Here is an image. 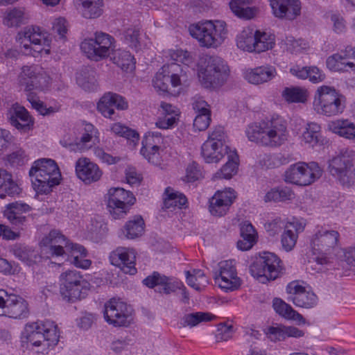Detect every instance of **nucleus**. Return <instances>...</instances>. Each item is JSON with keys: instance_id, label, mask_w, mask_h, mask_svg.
<instances>
[{"instance_id": "obj_41", "label": "nucleus", "mask_w": 355, "mask_h": 355, "mask_svg": "<svg viewBox=\"0 0 355 355\" xmlns=\"http://www.w3.org/2000/svg\"><path fill=\"white\" fill-rule=\"evenodd\" d=\"M252 0H232L230 8L232 12L239 18L251 19L256 15V9L250 7Z\"/></svg>"}, {"instance_id": "obj_18", "label": "nucleus", "mask_w": 355, "mask_h": 355, "mask_svg": "<svg viewBox=\"0 0 355 355\" xmlns=\"http://www.w3.org/2000/svg\"><path fill=\"white\" fill-rule=\"evenodd\" d=\"M214 277L215 284L225 292L237 290L241 284L233 260L220 261L218 269L214 272Z\"/></svg>"}, {"instance_id": "obj_22", "label": "nucleus", "mask_w": 355, "mask_h": 355, "mask_svg": "<svg viewBox=\"0 0 355 355\" xmlns=\"http://www.w3.org/2000/svg\"><path fill=\"white\" fill-rule=\"evenodd\" d=\"M272 15L281 20L293 21L301 15L300 0H269Z\"/></svg>"}, {"instance_id": "obj_16", "label": "nucleus", "mask_w": 355, "mask_h": 355, "mask_svg": "<svg viewBox=\"0 0 355 355\" xmlns=\"http://www.w3.org/2000/svg\"><path fill=\"white\" fill-rule=\"evenodd\" d=\"M49 76L37 66H24L18 76L19 85L28 93L43 90L49 85Z\"/></svg>"}, {"instance_id": "obj_8", "label": "nucleus", "mask_w": 355, "mask_h": 355, "mask_svg": "<svg viewBox=\"0 0 355 355\" xmlns=\"http://www.w3.org/2000/svg\"><path fill=\"white\" fill-rule=\"evenodd\" d=\"M59 282L60 293L67 302H75L85 298L90 288L89 283L76 270H67L62 272Z\"/></svg>"}, {"instance_id": "obj_52", "label": "nucleus", "mask_w": 355, "mask_h": 355, "mask_svg": "<svg viewBox=\"0 0 355 355\" xmlns=\"http://www.w3.org/2000/svg\"><path fill=\"white\" fill-rule=\"evenodd\" d=\"M215 316L209 313L196 312L184 315L181 319V325L183 327H193L201 322L212 320Z\"/></svg>"}, {"instance_id": "obj_1", "label": "nucleus", "mask_w": 355, "mask_h": 355, "mask_svg": "<svg viewBox=\"0 0 355 355\" xmlns=\"http://www.w3.org/2000/svg\"><path fill=\"white\" fill-rule=\"evenodd\" d=\"M245 135L249 141L258 145L276 148L282 146L288 139L286 121L278 115L259 123L250 124Z\"/></svg>"}, {"instance_id": "obj_12", "label": "nucleus", "mask_w": 355, "mask_h": 355, "mask_svg": "<svg viewBox=\"0 0 355 355\" xmlns=\"http://www.w3.org/2000/svg\"><path fill=\"white\" fill-rule=\"evenodd\" d=\"M339 233L335 230H321L318 231L311 239L313 254L316 255L315 261L320 264H327L328 255L331 254L338 242Z\"/></svg>"}, {"instance_id": "obj_27", "label": "nucleus", "mask_w": 355, "mask_h": 355, "mask_svg": "<svg viewBox=\"0 0 355 355\" xmlns=\"http://www.w3.org/2000/svg\"><path fill=\"white\" fill-rule=\"evenodd\" d=\"M6 305L3 315L15 319L26 318L29 313L28 304L22 297L15 294L6 295Z\"/></svg>"}, {"instance_id": "obj_6", "label": "nucleus", "mask_w": 355, "mask_h": 355, "mask_svg": "<svg viewBox=\"0 0 355 355\" xmlns=\"http://www.w3.org/2000/svg\"><path fill=\"white\" fill-rule=\"evenodd\" d=\"M345 101V97L335 87L322 85L315 92L313 107L319 114L334 116L343 112Z\"/></svg>"}, {"instance_id": "obj_35", "label": "nucleus", "mask_w": 355, "mask_h": 355, "mask_svg": "<svg viewBox=\"0 0 355 355\" xmlns=\"http://www.w3.org/2000/svg\"><path fill=\"white\" fill-rule=\"evenodd\" d=\"M227 156V162L213 175L212 180H229L237 173L239 168V156L236 150H230Z\"/></svg>"}, {"instance_id": "obj_7", "label": "nucleus", "mask_w": 355, "mask_h": 355, "mask_svg": "<svg viewBox=\"0 0 355 355\" xmlns=\"http://www.w3.org/2000/svg\"><path fill=\"white\" fill-rule=\"evenodd\" d=\"M228 76V66L221 58L205 55L200 59L198 78L204 87L221 86Z\"/></svg>"}, {"instance_id": "obj_53", "label": "nucleus", "mask_w": 355, "mask_h": 355, "mask_svg": "<svg viewBox=\"0 0 355 355\" xmlns=\"http://www.w3.org/2000/svg\"><path fill=\"white\" fill-rule=\"evenodd\" d=\"M326 65L331 71L339 73L349 71L341 51L329 56L326 60Z\"/></svg>"}, {"instance_id": "obj_58", "label": "nucleus", "mask_w": 355, "mask_h": 355, "mask_svg": "<svg viewBox=\"0 0 355 355\" xmlns=\"http://www.w3.org/2000/svg\"><path fill=\"white\" fill-rule=\"evenodd\" d=\"M285 226L284 221L280 217H276L266 222L264 228L270 236L274 237L278 235L283 229L284 230Z\"/></svg>"}, {"instance_id": "obj_60", "label": "nucleus", "mask_w": 355, "mask_h": 355, "mask_svg": "<svg viewBox=\"0 0 355 355\" xmlns=\"http://www.w3.org/2000/svg\"><path fill=\"white\" fill-rule=\"evenodd\" d=\"M169 55L173 60L184 64V66L182 67L187 71L188 65L191 62V57L188 51L182 49L171 50L169 51Z\"/></svg>"}, {"instance_id": "obj_36", "label": "nucleus", "mask_w": 355, "mask_h": 355, "mask_svg": "<svg viewBox=\"0 0 355 355\" xmlns=\"http://www.w3.org/2000/svg\"><path fill=\"white\" fill-rule=\"evenodd\" d=\"M20 193V188L12 180V175L7 171L0 168V198L6 196H14Z\"/></svg>"}, {"instance_id": "obj_13", "label": "nucleus", "mask_w": 355, "mask_h": 355, "mask_svg": "<svg viewBox=\"0 0 355 355\" xmlns=\"http://www.w3.org/2000/svg\"><path fill=\"white\" fill-rule=\"evenodd\" d=\"M321 175L322 170L317 163L299 162L291 165L286 171L284 180L300 186H307L314 182Z\"/></svg>"}, {"instance_id": "obj_20", "label": "nucleus", "mask_w": 355, "mask_h": 355, "mask_svg": "<svg viewBox=\"0 0 355 355\" xmlns=\"http://www.w3.org/2000/svg\"><path fill=\"white\" fill-rule=\"evenodd\" d=\"M19 40H27L33 46V50L37 53L45 52L50 53V44L51 37L47 32L42 30L38 26L26 27L18 33Z\"/></svg>"}, {"instance_id": "obj_32", "label": "nucleus", "mask_w": 355, "mask_h": 355, "mask_svg": "<svg viewBox=\"0 0 355 355\" xmlns=\"http://www.w3.org/2000/svg\"><path fill=\"white\" fill-rule=\"evenodd\" d=\"M162 142L161 135L156 132H150L144 137L142 140V147L141 154L147 155V150H152V155L148 157L154 165L159 164L161 157L159 154V145Z\"/></svg>"}, {"instance_id": "obj_38", "label": "nucleus", "mask_w": 355, "mask_h": 355, "mask_svg": "<svg viewBox=\"0 0 355 355\" xmlns=\"http://www.w3.org/2000/svg\"><path fill=\"white\" fill-rule=\"evenodd\" d=\"M272 307L277 314L286 319L293 320L299 322H305V320L301 314L295 311L291 305L280 298L276 297L273 300Z\"/></svg>"}, {"instance_id": "obj_64", "label": "nucleus", "mask_w": 355, "mask_h": 355, "mask_svg": "<svg viewBox=\"0 0 355 355\" xmlns=\"http://www.w3.org/2000/svg\"><path fill=\"white\" fill-rule=\"evenodd\" d=\"M216 338L218 341H227L232 337L234 327L232 324H220L217 329Z\"/></svg>"}, {"instance_id": "obj_57", "label": "nucleus", "mask_w": 355, "mask_h": 355, "mask_svg": "<svg viewBox=\"0 0 355 355\" xmlns=\"http://www.w3.org/2000/svg\"><path fill=\"white\" fill-rule=\"evenodd\" d=\"M111 130L116 135L125 137L128 139H131L134 143L139 140V134L137 132L121 125V123H114L112 126Z\"/></svg>"}, {"instance_id": "obj_25", "label": "nucleus", "mask_w": 355, "mask_h": 355, "mask_svg": "<svg viewBox=\"0 0 355 355\" xmlns=\"http://www.w3.org/2000/svg\"><path fill=\"white\" fill-rule=\"evenodd\" d=\"M75 171L77 177L86 184L98 181L103 175L98 166L87 157H80L76 162Z\"/></svg>"}, {"instance_id": "obj_48", "label": "nucleus", "mask_w": 355, "mask_h": 355, "mask_svg": "<svg viewBox=\"0 0 355 355\" xmlns=\"http://www.w3.org/2000/svg\"><path fill=\"white\" fill-rule=\"evenodd\" d=\"M164 208L170 209L178 207L181 209L187 202L186 196L178 192H175L171 187H167L164 191Z\"/></svg>"}, {"instance_id": "obj_33", "label": "nucleus", "mask_w": 355, "mask_h": 355, "mask_svg": "<svg viewBox=\"0 0 355 355\" xmlns=\"http://www.w3.org/2000/svg\"><path fill=\"white\" fill-rule=\"evenodd\" d=\"M277 75L276 69L270 65L261 66L246 71L245 79L252 84L259 85L270 81Z\"/></svg>"}, {"instance_id": "obj_14", "label": "nucleus", "mask_w": 355, "mask_h": 355, "mask_svg": "<svg viewBox=\"0 0 355 355\" xmlns=\"http://www.w3.org/2000/svg\"><path fill=\"white\" fill-rule=\"evenodd\" d=\"M114 38L110 35L96 32L94 39H85L80 44L81 51L91 60L98 61L110 55Z\"/></svg>"}, {"instance_id": "obj_5", "label": "nucleus", "mask_w": 355, "mask_h": 355, "mask_svg": "<svg viewBox=\"0 0 355 355\" xmlns=\"http://www.w3.org/2000/svg\"><path fill=\"white\" fill-rule=\"evenodd\" d=\"M192 37L199 42L200 46L217 48L227 36V24L221 20H206L191 24L189 27Z\"/></svg>"}, {"instance_id": "obj_43", "label": "nucleus", "mask_w": 355, "mask_h": 355, "mask_svg": "<svg viewBox=\"0 0 355 355\" xmlns=\"http://www.w3.org/2000/svg\"><path fill=\"white\" fill-rule=\"evenodd\" d=\"M254 52L261 53L272 49L275 44L273 34L260 30L254 31Z\"/></svg>"}, {"instance_id": "obj_42", "label": "nucleus", "mask_w": 355, "mask_h": 355, "mask_svg": "<svg viewBox=\"0 0 355 355\" xmlns=\"http://www.w3.org/2000/svg\"><path fill=\"white\" fill-rule=\"evenodd\" d=\"M83 125L81 136L75 142L76 148L80 150L90 147L91 145L89 143L94 144L98 140L97 135L98 134L97 129L92 123H85Z\"/></svg>"}, {"instance_id": "obj_30", "label": "nucleus", "mask_w": 355, "mask_h": 355, "mask_svg": "<svg viewBox=\"0 0 355 355\" xmlns=\"http://www.w3.org/2000/svg\"><path fill=\"white\" fill-rule=\"evenodd\" d=\"M30 211L31 207L28 204L15 202L6 205L4 216L12 225L21 227L27 221L25 214Z\"/></svg>"}, {"instance_id": "obj_2", "label": "nucleus", "mask_w": 355, "mask_h": 355, "mask_svg": "<svg viewBox=\"0 0 355 355\" xmlns=\"http://www.w3.org/2000/svg\"><path fill=\"white\" fill-rule=\"evenodd\" d=\"M59 340L57 326L53 321H37L27 324L23 332L22 342L26 347L37 352L47 353Z\"/></svg>"}, {"instance_id": "obj_28", "label": "nucleus", "mask_w": 355, "mask_h": 355, "mask_svg": "<svg viewBox=\"0 0 355 355\" xmlns=\"http://www.w3.org/2000/svg\"><path fill=\"white\" fill-rule=\"evenodd\" d=\"M7 117L12 125L24 132L29 130L33 125V121L28 111L18 104L12 106L8 112Z\"/></svg>"}, {"instance_id": "obj_26", "label": "nucleus", "mask_w": 355, "mask_h": 355, "mask_svg": "<svg viewBox=\"0 0 355 355\" xmlns=\"http://www.w3.org/2000/svg\"><path fill=\"white\" fill-rule=\"evenodd\" d=\"M128 103L124 98L116 93L108 92L105 94L97 104L98 110L105 116L112 118L114 114V107L117 110H124L128 108Z\"/></svg>"}, {"instance_id": "obj_34", "label": "nucleus", "mask_w": 355, "mask_h": 355, "mask_svg": "<svg viewBox=\"0 0 355 355\" xmlns=\"http://www.w3.org/2000/svg\"><path fill=\"white\" fill-rule=\"evenodd\" d=\"M232 150L230 147L218 146L211 141H205L201 148V154L207 163H217Z\"/></svg>"}, {"instance_id": "obj_17", "label": "nucleus", "mask_w": 355, "mask_h": 355, "mask_svg": "<svg viewBox=\"0 0 355 355\" xmlns=\"http://www.w3.org/2000/svg\"><path fill=\"white\" fill-rule=\"evenodd\" d=\"M131 314V307L120 300L112 298L105 304L104 318L114 327L128 326L132 320Z\"/></svg>"}, {"instance_id": "obj_15", "label": "nucleus", "mask_w": 355, "mask_h": 355, "mask_svg": "<svg viewBox=\"0 0 355 355\" xmlns=\"http://www.w3.org/2000/svg\"><path fill=\"white\" fill-rule=\"evenodd\" d=\"M107 196V208L115 219L124 217L136 202L132 192L120 187L110 189Z\"/></svg>"}, {"instance_id": "obj_9", "label": "nucleus", "mask_w": 355, "mask_h": 355, "mask_svg": "<svg viewBox=\"0 0 355 355\" xmlns=\"http://www.w3.org/2000/svg\"><path fill=\"white\" fill-rule=\"evenodd\" d=\"M354 163V152L346 149L329 161L328 169L342 185L349 187L355 181Z\"/></svg>"}, {"instance_id": "obj_21", "label": "nucleus", "mask_w": 355, "mask_h": 355, "mask_svg": "<svg viewBox=\"0 0 355 355\" xmlns=\"http://www.w3.org/2000/svg\"><path fill=\"white\" fill-rule=\"evenodd\" d=\"M109 257L111 263L123 272L130 275L137 272L136 252L133 248L118 247L110 253Z\"/></svg>"}, {"instance_id": "obj_31", "label": "nucleus", "mask_w": 355, "mask_h": 355, "mask_svg": "<svg viewBox=\"0 0 355 355\" xmlns=\"http://www.w3.org/2000/svg\"><path fill=\"white\" fill-rule=\"evenodd\" d=\"M159 107L162 116L157 119L156 126L160 129H169L177 125L180 114L179 109L166 102H161Z\"/></svg>"}, {"instance_id": "obj_3", "label": "nucleus", "mask_w": 355, "mask_h": 355, "mask_svg": "<svg viewBox=\"0 0 355 355\" xmlns=\"http://www.w3.org/2000/svg\"><path fill=\"white\" fill-rule=\"evenodd\" d=\"M41 244L48 247V253L51 256L63 255L64 248L71 250L72 254L70 262L77 268L87 269L91 266L92 261L85 259L87 256L86 249L81 245L69 243L58 230H51L42 239Z\"/></svg>"}, {"instance_id": "obj_23", "label": "nucleus", "mask_w": 355, "mask_h": 355, "mask_svg": "<svg viewBox=\"0 0 355 355\" xmlns=\"http://www.w3.org/2000/svg\"><path fill=\"white\" fill-rule=\"evenodd\" d=\"M236 198V193L231 188L217 191L209 199V212L215 216H225L228 212Z\"/></svg>"}, {"instance_id": "obj_56", "label": "nucleus", "mask_w": 355, "mask_h": 355, "mask_svg": "<svg viewBox=\"0 0 355 355\" xmlns=\"http://www.w3.org/2000/svg\"><path fill=\"white\" fill-rule=\"evenodd\" d=\"M298 236L292 230L284 227V232L281 235V245L282 249L286 252L292 251L296 245Z\"/></svg>"}, {"instance_id": "obj_59", "label": "nucleus", "mask_w": 355, "mask_h": 355, "mask_svg": "<svg viewBox=\"0 0 355 355\" xmlns=\"http://www.w3.org/2000/svg\"><path fill=\"white\" fill-rule=\"evenodd\" d=\"M287 50L291 53H300L309 48V44L303 40H295L293 37H287L286 41Z\"/></svg>"}, {"instance_id": "obj_51", "label": "nucleus", "mask_w": 355, "mask_h": 355, "mask_svg": "<svg viewBox=\"0 0 355 355\" xmlns=\"http://www.w3.org/2000/svg\"><path fill=\"white\" fill-rule=\"evenodd\" d=\"M77 83L84 90L91 92L97 88L95 72L93 70L84 69L77 74Z\"/></svg>"}, {"instance_id": "obj_4", "label": "nucleus", "mask_w": 355, "mask_h": 355, "mask_svg": "<svg viewBox=\"0 0 355 355\" xmlns=\"http://www.w3.org/2000/svg\"><path fill=\"white\" fill-rule=\"evenodd\" d=\"M34 190L37 193L47 194L58 185L61 173L56 162L51 159L42 158L34 162L29 171Z\"/></svg>"}, {"instance_id": "obj_54", "label": "nucleus", "mask_w": 355, "mask_h": 355, "mask_svg": "<svg viewBox=\"0 0 355 355\" xmlns=\"http://www.w3.org/2000/svg\"><path fill=\"white\" fill-rule=\"evenodd\" d=\"M254 33L250 30H243L236 37V45L239 49L254 52Z\"/></svg>"}, {"instance_id": "obj_29", "label": "nucleus", "mask_w": 355, "mask_h": 355, "mask_svg": "<svg viewBox=\"0 0 355 355\" xmlns=\"http://www.w3.org/2000/svg\"><path fill=\"white\" fill-rule=\"evenodd\" d=\"M72 2L83 18L97 19L103 13V0H72Z\"/></svg>"}, {"instance_id": "obj_50", "label": "nucleus", "mask_w": 355, "mask_h": 355, "mask_svg": "<svg viewBox=\"0 0 355 355\" xmlns=\"http://www.w3.org/2000/svg\"><path fill=\"white\" fill-rule=\"evenodd\" d=\"M308 96V91L299 87H286L282 92V96L288 103H305Z\"/></svg>"}, {"instance_id": "obj_61", "label": "nucleus", "mask_w": 355, "mask_h": 355, "mask_svg": "<svg viewBox=\"0 0 355 355\" xmlns=\"http://www.w3.org/2000/svg\"><path fill=\"white\" fill-rule=\"evenodd\" d=\"M227 137L221 126L216 127L209 135L207 141L215 142L216 145L223 147H229L227 145Z\"/></svg>"}, {"instance_id": "obj_37", "label": "nucleus", "mask_w": 355, "mask_h": 355, "mask_svg": "<svg viewBox=\"0 0 355 355\" xmlns=\"http://www.w3.org/2000/svg\"><path fill=\"white\" fill-rule=\"evenodd\" d=\"M242 239L237 242V247L241 250H248L257 242V233L252 225L247 221L241 225Z\"/></svg>"}, {"instance_id": "obj_45", "label": "nucleus", "mask_w": 355, "mask_h": 355, "mask_svg": "<svg viewBox=\"0 0 355 355\" xmlns=\"http://www.w3.org/2000/svg\"><path fill=\"white\" fill-rule=\"evenodd\" d=\"M144 227L145 223L142 217L135 216L125 223L123 233L127 239H134L143 234Z\"/></svg>"}, {"instance_id": "obj_46", "label": "nucleus", "mask_w": 355, "mask_h": 355, "mask_svg": "<svg viewBox=\"0 0 355 355\" xmlns=\"http://www.w3.org/2000/svg\"><path fill=\"white\" fill-rule=\"evenodd\" d=\"M26 19L27 16L24 8H14L5 12L3 23L8 27H18L25 24Z\"/></svg>"}, {"instance_id": "obj_40", "label": "nucleus", "mask_w": 355, "mask_h": 355, "mask_svg": "<svg viewBox=\"0 0 355 355\" xmlns=\"http://www.w3.org/2000/svg\"><path fill=\"white\" fill-rule=\"evenodd\" d=\"M295 198V193L288 187H277L270 189L264 196L265 202H283L291 200Z\"/></svg>"}, {"instance_id": "obj_44", "label": "nucleus", "mask_w": 355, "mask_h": 355, "mask_svg": "<svg viewBox=\"0 0 355 355\" xmlns=\"http://www.w3.org/2000/svg\"><path fill=\"white\" fill-rule=\"evenodd\" d=\"M111 60L123 71H132L135 69V59L129 51L115 50L112 53Z\"/></svg>"}, {"instance_id": "obj_10", "label": "nucleus", "mask_w": 355, "mask_h": 355, "mask_svg": "<svg viewBox=\"0 0 355 355\" xmlns=\"http://www.w3.org/2000/svg\"><path fill=\"white\" fill-rule=\"evenodd\" d=\"M282 269L281 259L270 252H262L250 266L251 275L262 283L277 278Z\"/></svg>"}, {"instance_id": "obj_49", "label": "nucleus", "mask_w": 355, "mask_h": 355, "mask_svg": "<svg viewBox=\"0 0 355 355\" xmlns=\"http://www.w3.org/2000/svg\"><path fill=\"white\" fill-rule=\"evenodd\" d=\"M187 282L189 286L196 291H201L209 284V281L203 271L194 269L191 272H185Z\"/></svg>"}, {"instance_id": "obj_11", "label": "nucleus", "mask_w": 355, "mask_h": 355, "mask_svg": "<svg viewBox=\"0 0 355 355\" xmlns=\"http://www.w3.org/2000/svg\"><path fill=\"white\" fill-rule=\"evenodd\" d=\"M187 80L184 67L177 62L164 64L153 79V85L157 92H169V83L172 87H177Z\"/></svg>"}, {"instance_id": "obj_19", "label": "nucleus", "mask_w": 355, "mask_h": 355, "mask_svg": "<svg viewBox=\"0 0 355 355\" xmlns=\"http://www.w3.org/2000/svg\"><path fill=\"white\" fill-rule=\"evenodd\" d=\"M143 283L149 288H154L157 286V291L166 295L175 292L177 289H180L181 288V286H182V302L185 304L189 302V293L187 292L185 287L181 282L172 281V279L170 277L162 275L157 272H154L152 275L148 276L145 278L143 280Z\"/></svg>"}, {"instance_id": "obj_62", "label": "nucleus", "mask_w": 355, "mask_h": 355, "mask_svg": "<svg viewBox=\"0 0 355 355\" xmlns=\"http://www.w3.org/2000/svg\"><path fill=\"white\" fill-rule=\"evenodd\" d=\"M27 100L30 102L32 107L42 115L48 114L53 111L52 108H46L44 103L41 101L38 96L34 92L27 94Z\"/></svg>"}, {"instance_id": "obj_24", "label": "nucleus", "mask_w": 355, "mask_h": 355, "mask_svg": "<svg viewBox=\"0 0 355 355\" xmlns=\"http://www.w3.org/2000/svg\"><path fill=\"white\" fill-rule=\"evenodd\" d=\"M286 291L289 294L288 300L299 307L311 309L315 306L318 302V297L311 291L300 285L297 282L289 283L286 287Z\"/></svg>"}, {"instance_id": "obj_39", "label": "nucleus", "mask_w": 355, "mask_h": 355, "mask_svg": "<svg viewBox=\"0 0 355 355\" xmlns=\"http://www.w3.org/2000/svg\"><path fill=\"white\" fill-rule=\"evenodd\" d=\"M329 128L333 132L347 139L355 138V124L347 119H338L329 123Z\"/></svg>"}, {"instance_id": "obj_63", "label": "nucleus", "mask_w": 355, "mask_h": 355, "mask_svg": "<svg viewBox=\"0 0 355 355\" xmlns=\"http://www.w3.org/2000/svg\"><path fill=\"white\" fill-rule=\"evenodd\" d=\"M340 51L349 71H355V46H347Z\"/></svg>"}, {"instance_id": "obj_47", "label": "nucleus", "mask_w": 355, "mask_h": 355, "mask_svg": "<svg viewBox=\"0 0 355 355\" xmlns=\"http://www.w3.org/2000/svg\"><path fill=\"white\" fill-rule=\"evenodd\" d=\"M13 254L24 262L28 266H31L40 258L39 254L35 250L21 244L15 245L12 248Z\"/></svg>"}, {"instance_id": "obj_55", "label": "nucleus", "mask_w": 355, "mask_h": 355, "mask_svg": "<svg viewBox=\"0 0 355 355\" xmlns=\"http://www.w3.org/2000/svg\"><path fill=\"white\" fill-rule=\"evenodd\" d=\"M321 127L316 123H309L307 124L306 130L302 134V138L305 143L311 146H315L321 137Z\"/></svg>"}]
</instances>
